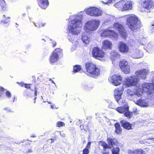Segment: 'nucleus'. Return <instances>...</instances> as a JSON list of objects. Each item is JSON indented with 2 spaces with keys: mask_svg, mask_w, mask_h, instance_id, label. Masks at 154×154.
<instances>
[{
  "mask_svg": "<svg viewBox=\"0 0 154 154\" xmlns=\"http://www.w3.org/2000/svg\"><path fill=\"white\" fill-rule=\"evenodd\" d=\"M82 15L81 14L75 16V18L69 23L68 29L69 36L76 35L80 32V28L82 26Z\"/></svg>",
  "mask_w": 154,
  "mask_h": 154,
  "instance_id": "nucleus-1",
  "label": "nucleus"
},
{
  "mask_svg": "<svg viewBox=\"0 0 154 154\" xmlns=\"http://www.w3.org/2000/svg\"><path fill=\"white\" fill-rule=\"evenodd\" d=\"M125 16H127L126 19V24L131 31L135 32L141 27V23L136 15L132 14Z\"/></svg>",
  "mask_w": 154,
  "mask_h": 154,
  "instance_id": "nucleus-2",
  "label": "nucleus"
},
{
  "mask_svg": "<svg viewBox=\"0 0 154 154\" xmlns=\"http://www.w3.org/2000/svg\"><path fill=\"white\" fill-rule=\"evenodd\" d=\"M141 12H150L154 8V2L152 0H139Z\"/></svg>",
  "mask_w": 154,
  "mask_h": 154,
  "instance_id": "nucleus-3",
  "label": "nucleus"
},
{
  "mask_svg": "<svg viewBox=\"0 0 154 154\" xmlns=\"http://www.w3.org/2000/svg\"><path fill=\"white\" fill-rule=\"evenodd\" d=\"M107 142L109 145L105 142H103L101 144V146L103 147V150H106L107 148L111 149L114 146H119V143L117 140L113 137H107Z\"/></svg>",
  "mask_w": 154,
  "mask_h": 154,
  "instance_id": "nucleus-4",
  "label": "nucleus"
},
{
  "mask_svg": "<svg viewBox=\"0 0 154 154\" xmlns=\"http://www.w3.org/2000/svg\"><path fill=\"white\" fill-rule=\"evenodd\" d=\"M113 27L118 31L122 38L126 39L128 37L127 32L123 25L117 22L115 23L113 25Z\"/></svg>",
  "mask_w": 154,
  "mask_h": 154,
  "instance_id": "nucleus-5",
  "label": "nucleus"
},
{
  "mask_svg": "<svg viewBox=\"0 0 154 154\" xmlns=\"http://www.w3.org/2000/svg\"><path fill=\"white\" fill-rule=\"evenodd\" d=\"M96 29V20H93L88 21L86 23L84 27V29L86 32L90 33Z\"/></svg>",
  "mask_w": 154,
  "mask_h": 154,
  "instance_id": "nucleus-6",
  "label": "nucleus"
},
{
  "mask_svg": "<svg viewBox=\"0 0 154 154\" xmlns=\"http://www.w3.org/2000/svg\"><path fill=\"white\" fill-rule=\"evenodd\" d=\"M119 66L125 74H128L130 72V66L128 62L125 59H122L119 63Z\"/></svg>",
  "mask_w": 154,
  "mask_h": 154,
  "instance_id": "nucleus-7",
  "label": "nucleus"
},
{
  "mask_svg": "<svg viewBox=\"0 0 154 154\" xmlns=\"http://www.w3.org/2000/svg\"><path fill=\"white\" fill-rule=\"evenodd\" d=\"M85 68L87 72L90 73L91 76L95 78L96 76V66L91 62H87L85 64Z\"/></svg>",
  "mask_w": 154,
  "mask_h": 154,
  "instance_id": "nucleus-8",
  "label": "nucleus"
},
{
  "mask_svg": "<svg viewBox=\"0 0 154 154\" xmlns=\"http://www.w3.org/2000/svg\"><path fill=\"white\" fill-rule=\"evenodd\" d=\"M124 90V87L122 86L116 88L115 89L114 91V98L116 101L120 104L124 103L123 101L122 102V103L121 102H119L120 100L121 99V96L123 94Z\"/></svg>",
  "mask_w": 154,
  "mask_h": 154,
  "instance_id": "nucleus-9",
  "label": "nucleus"
},
{
  "mask_svg": "<svg viewBox=\"0 0 154 154\" xmlns=\"http://www.w3.org/2000/svg\"><path fill=\"white\" fill-rule=\"evenodd\" d=\"M109 81L113 85L117 86L119 85L122 83V78L120 75L115 74L109 78Z\"/></svg>",
  "mask_w": 154,
  "mask_h": 154,
  "instance_id": "nucleus-10",
  "label": "nucleus"
},
{
  "mask_svg": "<svg viewBox=\"0 0 154 154\" xmlns=\"http://www.w3.org/2000/svg\"><path fill=\"white\" fill-rule=\"evenodd\" d=\"M142 88L144 92H146L148 94L150 95L154 92V85L152 83H143Z\"/></svg>",
  "mask_w": 154,
  "mask_h": 154,
  "instance_id": "nucleus-11",
  "label": "nucleus"
},
{
  "mask_svg": "<svg viewBox=\"0 0 154 154\" xmlns=\"http://www.w3.org/2000/svg\"><path fill=\"white\" fill-rule=\"evenodd\" d=\"M138 81V79L135 76H131L126 79L125 84L128 87L133 86L137 84Z\"/></svg>",
  "mask_w": 154,
  "mask_h": 154,
  "instance_id": "nucleus-12",
  "label": "nucleus"
},
{
  "mask_svg": "<svg viewBox=\"0 0 154 154\" xmlns=\"http://www.w3.org/2000/svg\"><path fill=\"white\" fill-rule=\"evenodd\" d=\"M102 35L104 36H108L115 39H117L119 36L118 34L113 30H108L104 31Z\"/></svg>",
  "mask_w": 154,
  "mask_h": 154,
  "instance_id": "nucleus-13",
  "label": "nucleus"
},
{
  "mask_svg": "<svg viewBox=\"0 0 154 154\" xmlns=\"http://www.w3.org/2000/svg\"><path fill=\"white\" fill-rule=\"evenodd\" d=\"M149 72V69H144L137 70L135 72V74L142 79H144L146 78L147 75Z\"/></svg>",
  "mask_w": 154,
  "mask_h": 154,
  "instance_id": "nucleus-14",
  "label": "nucleus"
},
{
  "mask_svg": "<svg viewBox=\"0 0 154 154\" xmlns=\"http://www.w3.org/2000/svg\"><path fill=\"white\" fill-rule=\"evenodd\" d=\"M134 102L136 105L141 107H146L149 106V101L146 98L143 99H139Z\"/></svg>",
  "mask_w": 154,
  "mask_h": 154,
  "instance_id": "nucleus-15",
  "label": "nucleus"
},
{
  "mask_svg": "<svg viewBox=\"0 0 154 154\" xmlns=\"http://www.w3.org/2000/svg\"><path fill=\"white\" fill-rule=\"evenodd\" d=\"M118 48L120 52L122 53H127L129 51V47L126 43L123 42H119Z\"/></svg>",
  "mask_w": 154,
  "mask_h": 154,
  "instance_id": "nucleus-16",
  "label": "nucleus"
},
{
  "mask_svg": "<svg viewBox=\"0 0 154 154\" xmlns=\"http://www.w3.org/2000/svg\"><path fill=\"white\" fill-rule=\"evenodd\" d=\"M120 122L122 127L126 130H131L134 128V125L126 121L122 120Z\"/></svg>",
  "mask_w": 154,
  "mask_h": 154,
  "instance_id": "nucleus-17",
  "label": "nucleus"
},
{
  "mask_svg": "<svg viewBox=\"0 0 154 154\" xmlns=\"http://www.w3.org/2000/svg\"><path fill=\"white\" fill-rule=\"evenodd\" d=\"M112 46V43L108 40H104L102 42V50L106 51L107 49H111Z\"/></svg>",
  "mask_w": 154,
  "mask_h": 154,
  "instance_id": "nucleus-18",
  "label": "nucleus"
},
{
  "mask_svg": "<svg viewBox=\"0 0 154 154\" xmlns=\"http://www.w3.org/2000/svg\"><path fill=\"white\" fill-rule=\"evenodd\" d=\"M86 13L91 16H94L96 15V8L92 7L85 10Z\"/></svg>",
  "mask_w": 154,
  "mask_h": 154,
  "instance_id": "nucleus-19",
  "label": "nucleus"
},
{
  "mask_svg": "<svg viewBox=\"0 0 154 154\" xmlns=\"http://www.w3.org/2000/svg\"><path fill=\"white\" fill-rule=\"evenodd\" d=\"M132 8V4L130 1L125 2L123 0V11L131 10Z\"/></svg>",
  "mask_w": 154,
  "mask_h": 154,
  "instance_id": "nucleus-20",
  "label": "nucleus"
},
{
  "mask_svg": "<svg viewBox=\"0 0 154 154\" xmlns=\"http://www.w3.org/2000/svg\"><path fill=\"white\" fill-rule=\"evenodd\" d=\"M129 154H145V152L142 149H138L134 150H129L128 151Z\"/></svg>",
  "mask_w": 154,
  "mask_h": 154,
  "instance_id": "nucleus-21",
  "label": "nucleus"
},
{
  "mask_svg": "<svg viewBox=\"0 0 154 154\" xmlns=\"http://www.w3.org/2000/svg\"><path fill=\"white\" fill-rule=\"evenodd\" d=\"M114 126L115 128V132L118 134H121L122 130L119 123V122H116L114 124Z\"/></svg>",
  "mask_w": 154,
  "mask_h": 154,
  "instance_id": "nucleus-22",
  "label": "nucleus"
},
{
  "mask_svg": "<svg viewBox=\"0 0 154 154\" xmlns=\"http://www.w3.org/2000/svg\"><path fill=\"white\" fill-rule=\"evenodd\" d=\"M39 6L43 9H46L49 5L48 0H40L39 2Z\"/></svg>",
  "mask_w": 154,
  "mask_h": 154,
  "instance_id": "nucleus-23",
  "label": "nucleus"
},
{
  "mask_svg": "<svg viewBox=\"0 0 154 154\" xmlns=\"http://www.w3.org/2000/svg\"><path fill=\"white\" fill-rule=\"evenodd\" d=\"M133 114H134V115H136L137 114V111L136 110L134 111V112H132L129 111V109L128 108V110L126 111L124 113V115L128 119H129L132 118Z\"/></svg>",
  "mask_w": 154,
  "mask_h": 154,
  "instance_id": "nucleus-24",
  "label": "nucleus"
},
{
  "mask_svg": "<svg viewBox=\"0 0 154 154\" xmlns=\"http://www.w3.org/2000/svg\"><path fill=\"white\" fill-rule=\"evenodd\" d=\"M88 32H84L82 33V39L83 42L85 44H88L89 43V38L87 35Z\"/></svg>",
  "mask_w": 154,
  "mask_h": 154,
  "instance_id": "nucleus-25",
  "label": "nucleus"
},
{
  "mask_svg": "<svg viewBox=\"0 0 154 154\" xmlns=\"http://www.w3.org/2000/svg\"><path fill=\"white\" fill-rule=\"evenodd\" d=\"M105 53L97 47V59H101L104 57Z\"/></svg>",
  "mask_w": 154,
  "mask_h": 154,
  "instance_id": "nucleus-26",
  "label": "nucleus"
},
{
  "mask_svg": "<svg viewBox=\"0 0 154 154\" xmlns=\"http://www.w3.org/2000/svg\"><path fill=\"white\" fill-rule=\"evenodd\" d=\"M114 6L119 10L123 11V0L120 1L116 3Z\"/></svg>",
  "mask_w": 154,
  "mask_h": 154,
  "instance_id": "nucleus-27",
  "label": "nucleus"
},
{
  "mask_svg": "<svg viewBox=\"0 0 154 154\" xmlns=\"http://www.w3.org/2000/svg\"><path fill=\"white\" fill-rule=\"evenodd\" d=\"M59 58V56L55 54V53H53L50 57V62L51 63L56 62Z\"/></svg>",
  "mask_w": 154,
  "mask_h": 154,
  "instance_id": "nucleus-28",
  "label": "nucleus"
},
{
  "mask_svg": "<svg viewBox=\"0 0 154 154\" xmlns=\"http://www.w3.org/2000/svg\"><path fill=\"white\" fill-rule=\"evenodd\" d=\"M144 92L142 88H138L134 92L135 95L137 96L138 97H141L143 95Z\"/></svg>",
  "mask_w": 154,
  "mask_h": 154,
  "instance_id": "nucleus-29",
  "label": "nucleus"
},
{
  "mask_svg": "<svg viewBox=\"0 0 154 154\" xmlns=\"http://www.w3.org/2000/svg\"><path fill=\"white\" fill-rule=\"evenodd\" d=\"M128 107H119L116 108V110L120 113H124L128 110Z\"/></svg>",
  "mask_w": 154,
  "mask_h": 154,
  "instance_id": "nucleus-30",
  "label": "nucleus"
},
{
  "mask_svg": "<svg viewBox=\"0 0 154 154\" xmlns=\"http://www.w3.org/2000/svg\"><path fill=\"white\" fill-rule=\"evenodd\" d=\"M120 54L117 52L113 51L111 52V57L113 59H115L117 57H119Z\"/></svg>",
  "mask_w": 154,
  "mask_h": 154,
  "instance_id": "nucleus-31",
  "label": "nucleus"
},
{
  "mask_svg": "<svg viewBox=\"0 0 154 154\" xmlns=\"http://www.w3.org/2000/svg\"><path fill=\"white\" fill-rule=\"evenodd\" d=\"M120 149L118 147L116 148H113L112 151V154H119L120 152Z\"/></svg>",
  "mask_w": 154,
  "mask_h": 154,
  "instance_id": "nucleus-32",
  "label": "nucleus"
},
{
  "mask_svg": "<svg viewBox=\"0 0 154 154\" xmlns=\"http://www.w3.org/2000/svg\"><path fill=\"white\" fill-rule=\"evenodd\" d=\"M81 69V66L79 65H75L73 68L74 73H76L79 71Z\"/></svg>",
  "mask_w": 154,
  "mask_h": 154,
  "instance_id": "nucleus-33",
  "label": "nucleus"
},
{
  "mask_svg": "<svg viewBox=\"0 0 154 154\" xmlns=\"http://www.w3.org/2000/svg\"><path fill=\"white\" fill-rule=\"evenodd\" d=\"M0 5L1 6L2 10H5L6 5L5 2L4 0H0Z\"/></svg>",
  "mask_w": 154,
  "mask_h": 154,
  "instance_id": "nucleus-34",
  "label": "nucleus"
},
{
  "mask_svg": "<svg viewBox=\"0 0 154 154\" xmlns=\"http://www.w3.org/2000/svg\"><path fill=\"white\" fill-rule=\"evenodd\" d=\"M62 50L59 48H56L54 51L53 53H55V54L59 56L62 53Z\"/></svg>",
  "mask_w": 154,
  "mask_h": 154,
  "instance_id": "nucleus-35",
  "label": "nucleus"
},
{
  "mask_svg": "<svg viewBox=\"0 0 154 154\" xmlns=\"http://www.w3.org/2000/svg\"><path fill=\"white\" fill-rule=\"evenodd\" d=\"M127 92L128 96L132 97L133 95H135L134 93L130 89H128L127 90Z\"/></svg>",
  "mask_w": 154,
  "mask_h": 154,
  "instance_id": "nucleus-36",
  "label": "nucleus"
},
{
  "mask_svg": "<svg viewBox=\"0 0 154 154\" xmlns=\"http://www.w3.org/2000/svg\"><path fill=\"white\" fill-rule=\"evenodd\" d=\"M92 54L93 57L96 59V47H95L93 49Z\"/></svg>",
  "mask_w": 154,
  "mask_h": 154,
  "instance_id": "nucleus-37",
  "label": "nucleus"
},
{
  "mask_svg": "<svg viewBox=\"0 0 154 154\" xmlns=\"http://www.w3.org/2000/svg\"><path fill=\"white\" fill-rule=\"evenodd\" d=\"M103 13V11L101 10H100L97 8V16H100L102 15Z\"/></svg>",
  "mask_w": 154,
  "mask_h": 154,
  "instance_id": "nucleus-38",
  "label": "nucleus"
},
{
  "mask_svg": "<svg viewBox=\"0 0 154 154\" xmlns=\"http://www.w3.org/2000/svg\"><path fill=\"white\" fill-rule=\"evenodd\" d=\"M21 85L22 87H23V86H24L26 88H27L28 89L30 88V85H31V84H24L23 83H21Z\"/></svg>",
  "mask_w": 154,
  "mask_h": 154,
  "instance_id": "nucleus-39",
  "label": "nucleus"
},
{
  "mask_svg": "<svg viewBox=\"0 0 154 154\" xmlns=\"http://www.w3.org/2000/svg\"><path fill=\"white\" fill-rule=\"evenodd\" d=\"M57 126L60 127L63 126L64 125V123L62 122H57Z\"/></svg>",
  "mask_w": 154,
  "mask_h": 154,
  "instance_id": "nucleus-40",
  "label": "nucleus"
},
{
  "mask_svg": "<svg viewBox=\"0 0 154 154\" xmlns=\"http://www.w3.org/2000/svg\"><path fill=\"white\" fill-rule=\"evenodd\" d=\"M89 150L88 149H84L83 151V154H88Z\"/></svg>",
  "mask_w": 154,
  "mask_h": 154,
  "instance_id": "nucleus-41",
  "label": "nucleus"
},
{
  "mask_svg": "<svg viewBox=\"0 0 154 154\" xmlns=\"http://www.w3.org/2000/svg\"><path fill=\"white\" fill-rule=\"evenodd\" d=\"M10 18V17H8L7 18H6V17H5V18L7 19L5 20H3H3H2L1 21V23L3 22L5 24H6L8 23V22H9V21L8 20V19H9Z\"/></svg>",
  "mask_w": 154,
  "mask_h": 154,
  "instance_id": "nucleus-42",
  "label": "nucleus"
},
{
  "mask_svg": "<svg viewBox=\"0 0 154 154\" xmlns=\"http://www.w3.org/2000/svg\"><path fill=\"white\" fill-rule=\"evenodd\" d=\"M6 95L8 98H10L11 97V93L8 91L6 92Z\"/></svg>",
  "mask_w": 154,
  "mask_h": 154,
  "instance_id": "nucleus-43",
  "label": "nucleus"
},
{
  "mask_svg": "<svg viewBox=\"0 0 154 154\" xmlns=\"http://www.w3.org/2000/svg\"><path fill=\"white\" fill-rule=\"evenodd\" d=\"M97 76L99 75L100 74V72L102 71L101 69H98L97 67Z\"/></svg>",
  "mask_w": 154,
  "mask_h": 154,
  "instance_id": "nucleus-44",
  "label": "nucleus"
},
{
  "mask_svg": "<svg viewBox=\"0 0 154 154\" xmlns=\"http://www.w3.org/2000/svg\"><path fill=\"white\" fill-rule=\"evenodd\" d=\"M84 126L85 127H84V130L86 131H87L89 129L88 126L87 125H85Z\"/></svg>",
  "mask_w": 154,
  "mask_h": 154,
  "instance_id": "nucleus-45",
  "label": "nucleus"
},
{
  "mask_svg": "<svg viewBox=\"0 0 154 154\" xmlns=\"http://www.w3.org/2000/svg\"><path fill=\"white\" fill-rule=\"evenodd\" d=\"M91 145V142H88L85 148L89 149L90 148Z\"/></svg>",
  "mask_w": 154,
  "mask_h": 154,
  "instance_id": "nucleus-46",
  "label": "nucleus"
},
{
  "mask_svg": "<svg viewBox=\"0 0 154 154\" xmlns=\"http://www.w3.org/2000/svg\"><path fill=\"white\" fill-rule=\"evenodd\" d=\"M34 24L36 27H38V28H40L41 27L40 24L37 23V24H36L35 23H34Z\"/></svg>",
  "mask_w": 154,
  "mask_h": 154,
  "instance_id": "nucleus-47",
  "label": "nucleus"
},
{
  "mask_svg": "<svg viewBox=\"0 0 154 154\" xmlns=\"http://www.w3.org/2000/svg\"><path fill=\"white\" fill-rule=\"evenodd\" d=\"M4 109L8 111L11 112H13L11 111L8 108L5 107L4 108Z\"/></svg>",
  "mask_w": 154,
  "mask_h": 154,
  "instance_id": "nucleus-48",
  "label": "nucleus"
},
{
  "mask_svg": "<svg viewBox=\"0 0 154 154\" xmlns=\"http://www.w3.org/2000/svg\"><path fill=\"white\" fill-rule=\"evenodd\" d=\"M4 90V89L2 87H0V93H2V92Z\"/></svg>",
  "mask_w": 154,
  "mask_h": 154,
  "instance_id": "nucleus-49",
  "label": "nucleus"
},
{
  "mask_svg": "<svg viewBox=\"0 0 154 154\" xmlns=\"http://www.w3.org/2000/svg\"><path fill=\"white\" fill-rule=\"evenodd\" d=\"M37 89H36V88H35V96H37Z\"/></svg>",
  "mask_w": 154,
  "mask_h": 154,
  "instance_id": "nucleus-50",
  "label": "nucleus"
},
{
  "mask_svg": "<svg viewBox=\"0 0 154 154\" xmlns=\"http://www.w3.org/2000/svg\"><path fill=\"white\" fill-rule=\"evenodd\" d=\"M147 140H151L154 141V138H149L147 139Z\"/></svg>",
  "mask_w": 154,
  "mask_h": 154,
  "instance_id": "nucleus-51",
  "label": "nucleus"
},
{
  "mask_svg": "<svg viewBox=\"0 0 154 154\" xmlns=\"http://www.w3.org/2000/svg\"><path fill=\"white\" fill-rule=\"evenodd\" d=\"M84 127H85L84 126V125H81L80 126V128L81 129H84Z\"/></svg>",
  "mask_w": 154,
  "mask_h": 154,
  "instance_id": "nucleus-52",
  "label": "nucleus"
},
{
  "mask_svg": "<svg viewBox=\"0 0 154 154\" xmlns=\"http://www.w3.org/2000/svg\"><path fill=\"white\" fill-rule=\"evenodd\" d=\"M112 105V104H110L109 105V107L111 108H112V109H114V108H113V106H112L111 105Z\"/></svg>",
  "mask_w": 154,
  "mask_h": 154,
  "instance_id": "nucleus-53",
  "label": "nucleus"
},
{
  "mask_svg": "<svg viewBox=\"0 0 154 154\" xmlns=\"http://www.w3.org/2000/svg\"><path fill=\"white\" fill-rule=\"evenodd\" d=\"M53 47H54L56 45V43L55 42H53Z\"/></svg>",
  "mask_w": 154,
  "mask_h": 154,
  "instance_id": "nucleus-54",
  "label": "nucleus"
},
{
  "mask_svg": "<svg viewBox=\"0 0 154 154\" xmlns=\"http://www.w3.org/2000/svg\"><path fill=\"white\" fill-rule=\"evenodd\" d=\"M112 0H110L109 1H108L106 3H107V4H109V3H111L112 2Z\"/></svg>",
  "mask_w": 154,
  "mask_h": 154,
  "instance_id": "nucleus-55",
  "label": "nucleus"
},
{
  "mask_svg": "<svg viewBox=\"0 0 154 154\" xmlns=\"http://www.w3.org/2000/svg\"><path fill=\"white\" fill-rule=\"evenodd\" d=\"M49 80L51 81L54 84H55V83L54 82V81L52 80L51 79H50Z\"/></svg>",
  "mask_w": 154,
  "mask_h": 154,
  "instance_id": "nucleus-56",
  "label": "nucleus"
},
{
  "mask_svg": "<svg viewBox=\"0 0 154 154\" xmlns=\"http://www.w3.org/2000/svg\"><path fill=\"white\" fill-rule=\"evenodd\" d=\"M51 143H53L54 142V140L53 139H51Z\"/></svg>",
  "mask_w": 154,
  "mask_h": 154,
  "instance_id": "nucleus-57",
  "label": "nucleus"
},
{
  "mask_svg": "<svg viewBox=\"0 0 154 154\" xmlns=\"http://www.w3.org/2000/svg\"><path fill=\"white\" fill-rule=\"evenodd\" d=\"M109 153V152H103V153L102 154H108Z\"/></svg>",
  "mask_w": 154,
  "mask_h": 154,
  "instance_id": "nucleus-58",
  "label": "nucleus"
},
{
  "mask_svg": "<svg viewBox=\"0 0 154 154\" xmlns=\"http://www.w3.org/2000/svg\"><path fill=\"white\" fill-rule=\"evenodd\" d=\"M32 152V150H31V149L29 150L28 151V152Z\"/></svg>",
  "mask_w": 154,
  "mask_h": 154,
  "instance_id": "nucleus-59",
  "label": "nucleus"
},
{
  "mask_svg": "<svg viewBox=\"0 0 154 154\" xmlns=\"http://www.w3.org/2000/svg\"><path fill=\"white\" fill-rule=\"evenodd\" d=\"M31 137H36V136H34V135H32L31 136Z\"/></svg>",
  "mask_w": 154,
  "mask_h": 154,
  "instance_id": "nucleus-60",
  "label": "nucleus"
},
{
  "mask_svg": "<svg viewBox=\"0 0 154 154\" xmlns=\"http://www.w3.org/2000/svg\"><path fill=\"white\" fill-rule=\"evenodd\" d=\"M16 99V97H14V100H13V102H14V100H15Z\"/></svg>",
  "mask_w": 154,
  "mask_h": 154,
  "instance_id": "nucleus-61",
  "label": "nucleus"
},
{
  "mask_svg": "<svg viewBox=\"0 0 154 154\" xmlns=\"http://www.w3.org/2000/svg\"><path fill=\"white\" fill-rule=\"evenodd\" d=\"M2 93H0V97L2 96Z\"/></svg>",
  "mask_w": 154,
  "mask_h": 154,
  "instance_id": "nucleus-62",
  "label": "nucleus"
},
{
  "mask_svg": "<svg viewBox=\"0 0 154 154\" xmlns=\"http://www.w3.org/2000/svg\"><path fill=\"white\" fill-rule=\"evenodd\" d=\"M51 108H54V107H53V106L52 105H51Z\"/></svg>",
  "mask_w": 154,
  "mask_h": 154,
  "instance_id": "nucleus-63",
  "label": "nucleus"
},
{
  "mask_svg": "<svg viewBox=\"0 0 154 154\" xmlns=\"http://www.w3.org/2000/svg\"><path fill=\"white\" fill-rule=\"evenodd\" d=\"M45 24H41L42 26H43Z\"/></svg>",
  "mask_w": 154,
  "mask_h": 154,
  "instance_id": "nucleus-64",
  "label": "nucleus"
}]
</instances>
